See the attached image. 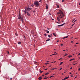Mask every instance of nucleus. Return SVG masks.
Here are the masks:
<instances>
[{
	"mask_svg": "<svg viewBox=\"0 0 80 80\" xmlns=\"http://www.w3.org/2000/svg\"><path fill=\"white\" fill-rule=\"evenodd\" d=\"M39 2L38 1H36L34 3V5H35L37 7L39 6Z\"/></svg>",
	"mask_w": 80,
	"mask_h": 80,
	"instance_id": "f257e3e1",
	"label": "nucleus"
},
{
	"mask_svg": "<svg viewBox=\"0 0 80 80\" xmlns=\"http://www.w3.org/2000/svg\"><path fill=\"white\" fill-rule=\"evenodd\" d=\"M63 17H64V14H63H63H61L59 15V17L60 18H63Z\"/></svg>",
	"mask_w": 80,
	"mask_h": 80,
	"instance_id": "f03ea898",
	"label": "nucleus"
},
{
	"mask_svg": "<svg viewBox=\"0 0 80 80\" xmlns=\"http://www.w3.org/2000/svg\"><path fill=\"white\" fill-rule=\"evenodd\" d=\"M18 18H19L20 20H23V18H22V17H21V16L20 15L19 16Z\"/></svg>",
	"mask_w": 80,
	"mask_h": 80,
	"instance_id": "7ed1b4c3",
	"label": "nucleus"
},
{
	"mask_svg": "<svg viewBox=\"0 0 80 80\" xmlns=\"http://www.w3.org/2000/svg\"><path fill=\"white\" fill-rule=\"evenodd\" d=\"M32 10V8H27V10L28 11H30V10Z\"/></svg>",
	"mask_w": 80,
	"mask_h": 80,
	"instance_id": "20e7f679",
	"label": "nucleus"
},
{
	"mask_svg": "<svg viewBox=\"0 0 80 80\" xmlns=\"http://www.w3.org/2000/svg\"><path fill=\"white\" fill-rule=\"evenodd\" d=\"M59 12L60 13V14H62V15H63V12H62V11L60 10H59Z\"/></svg>",
	"mask_w": 80,
	"mask_h": 80,
	"instance_id": "39448f33",
	"label": "nucleus"
},
{
	"mask_svg": "<svg viewBox=\"0 0 80 80\" xmlns=\"http://www.w3.org/2000/svg\"><path fill=\"white\" fill-rule=\"evenodd\" d=\"M65 25V23L61 25H58V27H62V26H63V25Z\"/></svg>",
	"mask_w": 80,
	"mask_h": 80,
	"instance_id": "423d86ee",
	"label": "nucleus"
},
{
	"mask_svg": "<svg viewBox=\"0 0 80 80\" xmlns=\"http://www.w3.org/2000/svg\"><path fill=\"white\" fill-rule=\"evenodd\" d=\"M27 15H28V16H29V17H30V13H29L28 12H27Z\"/></svg>",
	"mask_w": 80,
	"mask_h": 80,
	"instance_id": "0eeeda50",
	"label": "nucleus"
},
{
	"mask_svg": "<svg viewBox=\"0 0 80 80\" xmlns=\"http://www.w3.org/2000/svg\"><path fill=\"white\" fill-rule=\"evenodd\" d=\"M46 8L47 10H48V5L47 4L46 5Z\"/></svg>",
	"mask_w": 80,
	"mask_h": 80,
	"instance_id": "6e6552de",
	"label": "nucleus"
},
{
	"mask_svg": "<svg viewBox=\"0 0 80 80\" xmlns=\"http://www.w3.org/2000/svg\"><path fill=\"white\" fill-rule=\"evenodd\" d=\"M38 79H39V80H41L42 79V77H40Z\"/></svg>",
	"mask_w": 80,
	"mask_h": 80,
	"instance_id": "1a4fd4ad",
	"label": "nucleus"
},
{
	"mask_svg": "<svg viewBox=\"0 0 80 80\" xmlns=\"http://www.w3.org/2000/svg\"><path fill=\"white\" fill-rule=\"evenodd\" d=\"M68 36H67L66 37H64L63 38V39H64L65 38H68Z\"/></svg>",
	"mask_w": 80,
	"mask_h": 80,
	"instance_id": "9d476101",
	"label": "nucleus"
},
{
	"mask_svg": "<svg viewBox=\"0 0 80 80\" xmlns=\"http://www.w3.org/2000/svg\"><path fill=\"white\" fill-rule=\"evenodd\" d=\"M50 39L48 38L47 40H46V42H48V41H50Z\"/></svg>",
	"mask_w": 80,
	"mask_h": 80,
	"instance_id": "9b49d317",
	"label": "nucleus"
},
{
	"mask_svg": "<svg viewBox=\"0 0 80 80\" xmlns=\"http://www.w3.org/2000/svg\"><path fill=\"white\" fill-rule=\"evenodd\" d=\"M45 32H47V33H49V31H47V30H45Z\"/></svg>",
	"mask_w": 80,
	"mask_h": 80,
	"instance_id": "f8f14e48",
	"label": "nucleus"
},
{
	"mask_svg": "<svg viewBox=\"0 0 80 80\" xmlns=\"http://www.w3.org/2000/svg\"><path fill=\"white\" fill-rule=\"evenodd\" d=\"M48 74H49V73H48V72H47V73H46V74H45V75H48Z\"/></svg>",
	"mask_w": 80,
	"mask_h": 80,
	"instance_id": "ddd939ff",
	"label": "nucleus"
},
{
	"mask_svg": "<svg viewBox=\"0 0 80 80\" xmlns=\"http://www.w3.org/2000/svg\"><path fill=\"white\" fill-rule=\"evenodd\" d=\"M57 20H58V21H60V18H57Z\"/></svg>",
	"mask_w": 80,
	"mask_h": 80,
	"instance_id": "4468645a",
	"label": "nucleus"
},
{
	"mask_svg": "<svg viewBox=\"0 0 80 80\" xmlns=\"http://www.w3.org/2000/svg\"><path fill=\"white\" fill-rule=\"evenodd\" d=\"M53 35H54V36H55V37H56V35L55 34V33H53Z\"/></svg>",
	"mask_w": 80,
	"mask_h": 80,
	"instance_id": "2eb2a0df",
	"label": "nucleus"
},
{
	"mask_svg": "<svg viewBox=\"0 0 80 80\" xmlns=\"http://www.w3.org/2000/svg\"><path fill=\"white\" fill-rule=\"evenodd\" d=\"M24 12H25V14H27V10H25Z\"/></svg>",
	"mask_w": 80,
	"mask_h": 80,
	"instance_id": "dca6fc26",
	"label": "nucleus"
},
{
	"mask_svg": "<svg viewBox=\"0 0 80 80\" xmlns=\"http://www.w3.org/2000/svg\"><path fill=\"white\" fill-rule=\"evenodd\" d=\"M57 14H58V16H59V14H60V12H58Z\"/></svg>",
	"mask_w": 80,
	"mask_h": 80,
	"instance_id": "f3484780",
	"label": "nucleus"
},
{
	"mask_svg": "<svg viewBox=\"0 0 80 80\" xmlns=\"http://www.w3.org/2000/svg\"><path fill=\"white\" fill-rule=\"evenodd\" d=\"M72 60H74V59H70L69 61H72Z\"/></svg>",
	"mask_w": 80,
	"mask_h": 80,
	"instance_id": "a211bd4d",
	"label": "nucleus"
},
{
	"mask_svg": "<svg viewBox=\"0 0 80 80\" xmlns=\"http://www.w3.org/2000/svg\"><path fill=\"white\" fill-rule=\"evenodd\" d=\"M72 55H70V56H68V57L69 58H70V57H72Z\"/></svg>",
	"mask_w": 80,
	"mask_h": 80,
	"instance_id": "6ab92c4d",
	"label": "nucleus"
},
{
	"mask_svg": "<svg viewBox=\"0 0 80 80\" xmlns=\"http://www.w3.org/2000/svg\"><path fill=\"white\" fill-rule=\"evenodd\" d=\"M68 78H69V77L68 76L66 78V79H68Z\"/></svg>",
	"mask_w": 80,
	"mask_h": 80,
	"instance_id": "aec40b11",
	"label": "nucleus"
},
{
	"mask_svg": "<svg viewBox=\"0 0 80 80\" xmlns=\"http://www.w3.org/2000/svg\"><path fill=\"white\" fill-rule=\"evenodd\" d=\"M43 72V71H40V72L41 73H42Z\"/></svg>",
	"mask_w": 80,
	"mask_h": 80,
	"instance_id": "412c9836",
	"label": "nucleus"
},
{
	"mask_svg": "<svg viewBox=\"0 0 80 80\" xmlns=\"http://www.w3.org/2000/svg\"><path fill=\"white\" fill-rule=\"evenodd\" d=\"M48 37H49V38H50L51 37V36H50V35H48Z\"/></svg>",
	"mask_w": 80,
	"mask_h": 80,
	"instance_id": "4be33fe9",
	"label": "nucleus"
},
{
	"mask_svg": "<svg viewBox=\"0 0 80 80\" xmlns=\"http://www.w3.org/2000/svg\"><path fill=\"white\" fill-rule=\"evenodd\" d=\"M63 63V62H60V65H62V64Z\"/></svg>",
	"mask_w": 80,
	"mask_h": 80,
	"instance_id": "5701e85b",
	"label": "nucleus"
},
{
	"mask_svg": "<svg viewBox=\"0 0 80 80\" xmlns=\"http://www.w3.org/2000/svg\"><path fill=\"white\" fill-rule=\"evenodd\" d=\"M55 69H57V68H52V70H55Z\"/></svg>",
	"mask_w": 80,
	"mask_h": 80,
	"instance_id": "b1692460",
	"label": "nucleus"
},
{
	"mask_svg": "<svg viewBox=\"0 0 80 80\" xmlns=\"http://www.w3.org/2000/svg\"><path fill=\"white\" fill-rule=\"evenodd\" d=\"M18 44H19V45H20V44H21V42H18Z\"/></svg>",
	"mask_w": 80,
	"mask_h": 80,
	"instance_id": "393cba45",
	"label": "nucleus"
},
{
	"mask_svg": "<svg viewBox=\"0 0 80 80\" xmlns=\"http://www.w3.org/2000/svg\"><path fill=\"white\" fill-rule=\"evenodd\" d=\"M67 55H68V54H66L64 56V57H65V56H67Z\"/></svg>",
	"mask_w": 80,
	"mask_h": 80,
	"instance_id": "a878e982",
	"label": "nucleus"
},
{
	"mask_svg": "<svg viewBox=\"0 0 80 80\" xmlns=\"http://www.w3.org/2000/svg\"><path fill=\"white\" fill-rule=\"evenodd\" d=\"M65 2V0H62V2Z\"/></svg>",
	"mask_w": 80,
	"mask_h": 80,
	"instance_id": "bb28decb",
	"label": "nucleus"
},
{
	"mask_svg": "<svg viewBox=\"0 0 80 80\" xmlns=\"http://www.w3.org/2000/svg\"><path fill=\"white\" fill-rule=\"evenodd\" d=\"M44 35H45V37H46V36L47 35V34H46V33L44 34Z\"/></svg>",
	"mask_w": 80,
	"mask_h": 80,
	"instance_id": "cd10ccee",
	"label": "nucleus"
},
{
	"mask_svg": "<svg viewBox=\"0 0 80 80\" xmlns=\"http://www.w3.org/2000/svg\"><path fill=\"white\" fill-rule=\"evenodd\" d=\"M75 23H74V24H73L72 25V26H73V25H75Z\"/></svg>",
	"mask_w": 80,
	"mask_h": 80,
	"instance_id": "c85d7f7f",
	"label": "nucleus"
},
{
	"mask_svg": "<svg viewBox=\"0 0 80 80\" xmlns=\"http://www.w3.org/2000/svg\"><path fill=\"white\" fill-rule=\"evenodd\" d=\"M48 78V77L45 78H44V79H47V78Z\"/></svg>",
	"mask_w": 80,
	"mask_h": 80,
	"instance_id": "c756f323",
	"label": "nucleus"
},
{
	"mask_svg": "<svg viewBox=\"0 0 80 80\" xmlns=\"http://www.w3.org/2000/svg\"><path fill=\"white\" fill-rule=\"evenodd\" d=\"M33 13L35 12V10L33 11Z\"/></svg>",
	"mask_w": 80,
	"mask_h": 80,
	"instance_id": "7c9ffc66",
	"label": "nucleus"
},
{
	"mask_svg": "<svg viewBox=\"0 0 80 80\" xmlns=\"http://www.w3.org/2000/svg\"><path fill=\"white\" fill-rule=\"evenodd\" d=\"M52 77H53V76H52L51 77H50V78H52Z\"/></svg>",
	"mask_w": 80,
	"mask_h": 80,
	"instance_id": "2f4dec72",
	"label": "nucleus"
},
{
	"mask_svg": "<svg viewBox=\"0 0 80 80\" xmlns=\"http://www.w3.org/2000/svg\"><path fill=\"white\" fill-rule=\"evenodd\" d=\"M21 21H22V23H23V20H22Z\"/></svg>",
	"mask_w": 80,
	"mask_h": 80,
	"instance_id": "473e14b6",
	"label": "nucleus"
},
{
	"mask_svg": "<svg viewBox=\"0 0 80 80\" xmlns=\"http://www.w3.org/2000/svg\"><path fill=\"white\" fill-rule=\"evenodd\" d=\"M47 29L48 30H50V28H47Z\"/></svg>",
	"mask_w": 80,
	"mask_h": 80,
	"instance_id": "72a5a7b5",
	"label": "nucleus"
},
{
	"mask_svg": "<svg viewBox=\"0 0 80 80\" xmlns=\"http://www.w3.org/2000/svg\"><path fill=\"white\" fill-rule=\"evenodd\" d=\"M66 80V78H64V80Z\"/></svg>",
	"mask_w": 80,
	"mask_h": 80,
	"instance_id": "f704fd0d",
	"label": "nucleus"
},
{
	"mask_svg": "<svg viewBox=\"0 0 80 80\" xmlns=\"http://www.w3.org/2000/svg\"><path fill=\"white\" fill-rule=\"evenodd\" d=\"M76 64H77V63H76L75 64H74L73 65H76Z\"/></svg>",
	"mask_w": 80,
	"mask_h": 80,
	"instance_id": "c9c22d12",
	"label": "nucleus"
},
{
	"mask_svg": "<svg viewBox=\"0 0 80 80\" xmlns=\"http://www.w3.org/2000/svg\"><path fill=\"white\" fill-rule=\"evenodd\" d=\"M62 68H61L59 69V71H60V70H62Z\"/></svg>",
	"mask_w": 80,
	"mask_h": 80,
	"instance_id": "e433bc0d",
	"label": "nucleus"
},
{
	"mask_svg": "<svg viewBox=\"0 0 80 80\" xmlns=\"http://www.w3.org/2000/svg\"><path fill=\"white\" fill-rule=\"evenodd\" d=\"M34 5H33V4H32V7H33Z\"/></svg>",
	"mask_w": 80,
	"mask_h": 80,
	"instance_id": "4c0bfd02",
	"label": "nucleus"
},
{
	"mask_svg": "<svg viewBox=\"0 0 80 80\" xmlns=\"http://www.w3.org/2000/svg\"><path fill=\"white\" fill-rule=\"evenodd\" d=\"M58 42H59V41L58 40V41L56 42H57V43Z\"/></svg>",
	"mask_w": 80,
	"mask_h": 80,
	"instance_id": "58836bf2",
	"label": "nucleus"
},
{
	"mask_svg": "<svg viewBox=\"0 0 80 80\" xmlns=\"http://www.w3.org/2000/svg\"><path fill=\"white\" fill-rule=\"evenodd\" d=\"M55 55V54H52V55H51V56H52V55Z\"/></svg>",
	"mask_w": 80,
	"mask_h": 80,
	"instance_id": "ea45409f",
	"label": "nucleus"
},
{
	"mask_svg": "<svg viewBox=\"0 0 80 80\" xmlns=\"http://www.w3.org/2000/svg\"><path fill=\"white\" fill-rule=\"evenodd\" d=\"M80 55V53H79L78 54V55Z\"/></svg>",
	"mask_w": 80,
	"mask_h": 80,
	"instance_id": "a19ab883",
	"label": "nucleus"
},
{
	"mask_svg": "<svg viewBox=\"0 0 80 80\" xmlns=\"http://www.w3.org/2000/svg\"><path fill=\"white\" fill-rule=\"evenodd\" d=\"M76 21H77V20H75L73 22V23H75V22H76Z\"/></svg>",
	"mask_w": 80,
	"mask_h": 80,
	"instance_id": "79ce46f5",
	"label": "nucleus"
},
{
	"mask_svg": "<svg viewBox=\"0 0 80 80\" xmlns=\"http://www.w3.org/2000/svg\"><path fill=\"white\" fill-rule=\"evenodd\" d=\"M78 70L79 71H80V68H79V69H78Z\"/></svg>",
	"mask_w": 80,
	"mask_h": 80,
	"instance_id": "37998d69",
	"label": "nucleus"
},
{
	"mask_svg": "<svg viewBox=\"0 0 80 80\" xmlns=\"http://www.w3.org/2000/svg\"><path fill=\"white\" fill-rule=\"evenodd\" d=\"M10 80H12V78H10Z\"/></svg>",
	"mask_w": 80,
	"mask_h": 80,
	"instance_id": "c03bdc74",
	"label": "nucleus"
},
{
	"mask_svg": "<svg viewBox=\"0 0 80 80\" xmlns=\"http://www.w3.org/2000/svg\"><path fill=\"white\" fill-rule=\"evenodd\" d=\"M61 59H62V58H61L59 59V60H61Z\"/></svg>",
	"mask_w": 80,
	"mask_h": 80,
	"instance_id": "a18cd8bd",
	"label": "nucleus"
},
{
	"mask_svg": "<svg viewBox=\"0 0 80 80\" xmlns=\"http://www.w3.org/2000/svg\"><path fill=\"white\" fill-rule=\"evenodd\" d=\"M58 8H59V6H58Z\"/></svg>",
	"mask_w": 80,
	"mask_h": 80,
	"instance_id": "49530a36",
	"label": "nucleus"
},
{
	"mask_svg": "<svg viewBox=\"0 0 80 80\" xmlns=\"http://www.w3.org/2000/svg\"><path fill=\"white\" fill-rule=\"evenodd\" d=\"M78 43H78L77 42L76 43V44H78Z\"/></svg>",
	"mask_w": 80,
	"mask_h": 80,
	"instance_id": "de8ad7c7",
	"label": "nucleus"
},
{
	"mask_svg": "<svg viewBox=\"0 0 80 80\" xmlns=\"http://www.w3.org/2000/svg\"><path fill=\"white\" fill-rule=\"evenodd\" d=\"M71 43H73V41H71Z\"/></svg>",
	"mask_w": 80,
	"mask_h": 80,
	"instance_id": "09e8293b",
	"label": "nucleus"
},
{
	"mask_svg": "<svg viewBox=\"0 0 80 80\" xmlns=\"http://www.w3.org/2000/svg\"><path fill=\"white\" fill-rule=\"evenodd\" d=\"M24 37L25 39V38H26L25 36H24Z\"/></svg>",
	"mask_w": 80,
	"mask_h": 80,
	"instance_id": "8fccbe9b",
	"label": "nucleus"
},
{
	"mask_svg": "<svg viewBox=\"0 0 80 80\" xmlns=\"http://www.w3.org/2000/svg\"><path fill=\"white\" fill-rule=\"evenodd\" d=\"M61 46H63V44H62L61 45Z\"/></svg>",
	"mask_w": 80,
	"mask_h": 80,
	"instance_id": "3c124183",
	"label": "nucleus"
},
{
	"mask_svg": "<svg viewBox=\"0 0 80 80\" xmlns=\"http://www.w3.org/2000/svg\"><path fill=\"white\" fill-rule=\"evenodd\" d=\"M47 69H45V70H47Z\"/></svg>",
	"mask_w": 80,
	"mask_h": 80,
	"instance_id": "603ef678",
	"label": "nucleus"
},
{
	"mask_svg": "<svg viewBox=\"0 0 80 80\" xmlns=\"http://www.w3.org/2000/svg\"><path fill=\"white\" fill-rule=\"evenodd\" d=\"M63 22V21H62V22H60H60Z\"/></svg>",
	"mask_w": 80,
	"mask_h": 80,
	"instance_id": "864d4df0",
	"label": "nucleus"
},
{
	"mask_svg": "<svg viewBox=\"0 0 80 80\" xmlns=\"http://www.w3.org/2000/svg\"><path fill=\"white\" fill-rule=\"evenodd\" d=\"M70 69H72V67H71V68H70Z\"/></svg>",
	"mask_w": 80,
	"mask_h": 80,
	"instance_id": "5fc2aeb1",
	"label": "nucleus"
},
{
	"mask_svg": "<svg viewBox=\"0 0 80 80\" xmlns=\"http://www.w3.org/2000/svg\"><path fill=\"white\" fill-rule=\"evenodd\" d=\"M8 53H9V52H8Z\"/></svg>",
	"mask_w": 80,
	"mask_h": 80,
	"instance_id": "6e6d98bb",
	"label": "nucleus"
},
{
	"mask_svg": "<svg viewBox=\"0 0 80 80\" xmlns=\"http://www.w3.org/2000/svg\"><path fill=\"white\" fill-rule=\"evenodd\" d=\"M71 77H73V76L72 75V76H71Z\"/></svg>",
	"mask_w": 80,
	"mask_h": 80,
	"instance_id": "4d7b16f0",
	"label": "nucleus"
},
{
	"mask_svg": "<svg viewBox=\"0 0 80 80\" xmlns=\"http://www.w3.org/2000/svg\"><path fill=\"white\" fill-rule=\"evenodd\" d=\"M57 23H59V22H57Z\"/></svg>",
	"mask_w": 80,
	"mask_h": 80,
	"instance_id": "13d9d810",
	"label": "nucleus"
},
{
	"mask_svg": "<svg viewBox=\"0 0 80 80\" xmlns=\"http://www.w3.org/2000/svg\"><path fill=\"white\" fill-rule=\"evenodd\" d=\"M49 14L50 15H51V14L50 13H49Z\"/></svg>",
	"mask_w": 80,
	"mask_h": 80,
	"instance_id": "bf43d9fd",
	"label": "nucleus"
},
{
	"mask_svg": "<svg viewBox=\"0 0 80 80\" xmlns=\"http://www.w3.org/2000/svg\"><path fill=\"white\" fill-rule=\"evenodd\" d=\"M45 75H43L42 76V77H43V76H44Z\"/></svg>",
	"mask_w": 80,
	"mask_h": 80,
	"instance_id": "052dcab7",
	"label": "nucleus"
},
{
	"mask_svg": "<svg viewBox=\"0 0 80 80\" xmlns=\"http://www.w3.org/2000/svg\"><path fill=\"white\" fill-rule=\"evenodd\" d=\"M45 65H47V63H45Z\"/></svg>",
	"mask_w": 80,
	"mask_h": 80,
	"instance_id": "680f3d73",
	"label": "nucleus"
},
{
	"mask_svg": "<svg viewBox=\"0 0 80 80\" xmlns=\"http://www.w3.org/2000/svg\"><path fill=\"white\" fill-rule=\"evenodd\" d=\"M69 74H72V73L71 72H70Z\"/></svg>",
	"mask_w": 80,
	"mask_h": 80,
	"instance_id": "e2e57ef3",
	"label": "nucleus"
},
{
	"mask_svg": "<svg viewBox=\"0 0 80 80\" xmlns=\"http://www.w3.org/2000/svg\"><path fill=\"white\" fill-rule=\"evenodd\" d=\"M47 64H48V63H49L48 62H47Z\"/></svg>",
	"mask_w": 80,
	"mask_h": 80,
	"instance_id": "0e129e2a",
	"label": "nucleus"
},
{
	"mask_svg": "<svg viewBox=\"0 0 80 80\" xmlns=\"http://www.w3.org/2000/svg\"><path fill=\"white\" fill-rule=\"evenodd\" d=\"M41 2V0H40V1H39V2Z\"/></svg>",
	"mask_w": 80,
	"mask_h": 80,
	"instance_id": "69168bd1",
	"label": "nucleus"
},
{
	"mask_svg": "<svg viewBox=\"0 0 80 80\" xmlns=\"http://www.w3.org/2000/svg\"><path fill=\"white\" fill-rule=\"evenodd\" d=\"M79 5H80V3H79Z\"/></svg>",
	"mask_w": 80,
	"mask_h": 80,
	"instance_id": "338daca9",
	"label": "nucleus"
},
{
	"mask_svg": "<svg viewBox=\"0 0 80 80\" xmlns=\"http://www.w3.org/2000/svg\"><path fill=\"white\" fill-rule=\"evenodd\" d=\"M66 50H63V51H65Z\"/></svg>",
	"mask_w": 80,
	"mask_h": 80,
	"instance_id": "774afa93",
	"label": "nucleus"
}]
</instances>
